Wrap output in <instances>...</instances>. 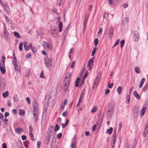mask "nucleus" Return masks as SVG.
Here are the masks:
<instances>
[{
	"label": "nucleus",
	"instance_id": "nucleus-1",
	"mask_svg": "<svg viewBox=\"0 0 148 148\" xmlns=\"http://www.w3.org/2000/svg\"><path fill=\"white\" fill-rule=\"evenodd\" d=\"M3 37L5 39L6 41L8 42H10L11 40V35L7 30L5 26L4 25V29L3 30Z\"/></svg>",
	"mask_w": 148,
	"mask_h": 148
},
{
	"label": "nucleus",
	"instance_id": "nucleus-2",
	"mask_svg": "<svg viewBox=\"0 0 148 148\" xmlns=\"http://www.w3.org/2000/svg\"><path fill=\"white\" fill-rule=\"evenodd\" d=\"M52 60V58L51 57L49 58L47 56L45 57V62L47 66L49 67L50 66H52L51 64Z\"/></svg>",
	"mask_w": 148,
	"mask_h": 148
},
{
	"label": "nucleus",
	"instance_id": "nucleus-3",
	"mask_svg": "<svg viewBox=\"0 0 148 148\" xmlns=\"http://www.w3.org/2000/svg\"><path fill=\"white\" fill-rule=\"evenodd\" d=\"M143 135L145 137V140H148V125H145L144 131L143 133Z\"/></svg>",
	"mask_w": 148,
	"mask_h": 148
},
{
	"label": "nucleus",
	"instance_id": "nucleus-4",
	"mask_svg": "<svg viewBox=\"0 0 148 148\" xmlns=\"http://www.w3.org/2000/svg\"><path fill=\"white\" fill-rule=\"evenodd\" d=\"M133 37L134 40L135 42H138L139 39V34L138 32L134 31L133 32Z\"/></svg>",
	"mask_w": 148,
	"mask_h": 148
},
{
	"label": "nucleus",
	"instance_id": "nucleus-5",
	"mask_svg": "<svg viewBox=\"0 0 148 148\" xmlns=\"http://www.w3.org/2000/svg\"><path fill=\"white\" fill-rule=\"evenodd\" d=\"M138 108L136 106H134L133 108V112L135 118L137 117L139 113Z\"/></svg>",
	"mask_w": 148,
	"mask_h": 148
},
{
	"label": "nucleus",
	"instance_id": "nucleus-6",
	"mask_svg": "<svg viewBox=\"0 0 148 148\" xmlns=\"http://www.w3.org/2000/svg\"><path fill=\"white\" fill-rule=\"evenodd\" d=\"M0 4L3 8L4 11H8L9 10V8L7 5L6 2L2 3L0 2Z\"/></svg>",
	"mask_w": 148,
	"mask_h": 148
},
{
	"label": "nucleus",
	"instance_id": "nucleus-7",
	"mask_svg": "<svg viewBox=\"0 0 148 148\" xmlns=\"http://www.w3.org/2000/svg\"><path fill=\"white\" fill-rule=\"evenodd\" d=\"M33 111H38V104L36 100H34L32 103Z\"/></svg>",
	"mask_w": 148,
	"mask_h": 148
},
{
	"label": "nucleus",
	"instance_id": "nucleus-8",
	"mask_svg": "<svg viewBox=\"0 0 148 148\" xmlns=\"http://www.w3.org/2000/svg\"><path fill=\"white\" fill-rule=\"evenodd\" d=\"M5 88L4 79L2 77L0 78V90H3Z\"/></svg>",
	"mask_w": 148,
	"mask_h": 148
},
{
	"label": "nucleus",
	"instance_id": "nucleus-9",
	"mask_svg": "<svg viewBox=\"0 0 148 148\" xmlns=\"http://www.w3.org/2000/svg\"><path fill=\"white\" fill-rule=\"evenodd\" d=\"M93 62L92 58H91L88 60L87 67L89 70H90L92 69L93 65Z\"/></svg>",
	"mask_w": 148,
	"mask_h": 148
},
{
	"label": "nucleus",
	"instance_id": "nucleus-10",
	"mask_svg": "<svg viewBox=\"0 0 148 148\" xmlns=\"http://www.w3.org/2000/svg\"><path fill=\"white\" fill-rule=\"evenodd\" d=\"M43 47L44 49L49 48L50 50L52 49V46L51 45H49V44L45 42H43Z\"/></svg>",
	"mask_w": 148,
	"mask_h": 148
},
{
	"label": "nucleus",
	"instance_id": "nucleus-11",
	"mask_svg": "<svg viewBox=\"0 0 148 148\" xmlns=\"http://www.w3.org/2000/svg\"><path fill=\"white\" fill-rule=\"evenodd\" d=\"M3 63H0V69L1 73L4 74L5 73V64H3Z\"/></svg>",
	"mask_w": 148,
	"mask_h": 148
},
{
	"label": "nucleus",
	"instance_id": "nucleus-12",
	"mask_svg": "<svg viewBox=\"0 0 148 148\" xmlns=\"http://www.w3.org/2000/svg\"><path fill=\"white\" fill-rule=\"evenodd\" d=\"M51 137V135L49 134H48L45 139V143L46 145H49Z\"/></svg>",
	"mask_w": 148,
	"mask_h": 148
},
{
	"label": "nucleus",
	"instance_id": "nucleus-13",
	"mask_svg": "<svg viewBox=\"0 0 148 148\" xmlns=\"http://www.w3.org/2000/svg\"><path fill=\"white\" fill-rule=\"evenodd\" d=\"M114 29L112 27L110 28L108 36L110 39H111L113 36Z\"/></svg>",
	"mask_w": 148,
	"mask_h": 148
},
{
	"label": "nucleus",
	"instance_id": "nucleus-14",
	"mask_svg": "<svg viewBox=\"0 0 148 148\" xmlns=\"http://www.w3.org/2000/svg\"><path fill=\"white\" fill-rule=\"evenodd\" d=\"M33 116L34 119V121L36 122L38 120V111H34Z\"/></svg>",
	"mask_w": 148,
	"mask_h": 148
},
{
	"label": "nucleus",
	"instance_id": "nucleus-15",
	"mask_svg": "<svg viewBox=\"0 0 148 148\" xmlns=\"http://www.w3.org/2000/svg\"><path fill=\"white\" fill-rule=\"evenodd\" d=\"M98 115L99 116V118L98 119V121L100 123V124H101L102 121L103 115V114H101L100 112H99L98 113Z\"/></svg>",
	"mask_w": 148,
	"mask_h": 148
},
{
	"label": "nucleus",
	"instance_id": "nucleus-16",
	"mask_svg": "<svg viewBox=\"0 0 148 148\" xmlns=\"http://www.w3.org/2000/svg\"><path fill=\"white\" fill-rule=\"evenodd\" d=\"M137 143V141L135 139L134 141V143L133 145H129L126 148H134L136 145Z\"/></svg>",
	"mask_w": 148,
	"mask_h": 148
},
{
	"label": "nucleus",
	"instance_id": "nucleus-17",
	"mask_svg": "<svg viewBox=\"0 0 148 148\" xmlns=\"http://www.w3.org/2000/svg\"><path fill=\"white\" fill-rule=\"evenodd\" d=\"M85 94V93H84V91L82 92L81 93V95H80V96L79 97V100H78V103L77 104V105L76 106H78L79 105V103H80V102L81 101V99L82 98V96H84V95Z\"/></svg>",
	"mask_w": 148,
	"mask_h": 148
},
{
	"label": "nucleus",
	"instance_id": "nucleus-18",
	"mask_svg": "<svg viewBox=\"0 0 148 148\" xmlns=\"http://www.w3.org/2000/svg\"><path fill=\"white\" fill-rule=\"evenodd\" d=\"M69 85V84H64L62 87V89L64 91L66 92L67 91Z\"/></svg>",
	"mask_w": 148,
	"mask_h": 148
},
{
	"label": "nucleus",
	"instance_id": "nucleus-19",
	"mask_svg": "<svg viewBox=\"0 0 148 148\" xmlns=\"http://www.w3.org/2000/svg\"><path fill=\"white\" fill-rule=\"evenodd\" d=\"M108 108L109 109L111 110L112 111H114V103H110L108 106Z\"/></svg>",
	"mask_w": 148,
	"mask_h": 148
},
{
	"label": "nucleus",
	"instance_id": "nucleus-20",
	"mask_svg": "<svg viewBox=\"0 0 148 148\" xmlns=\"http://www.w3.org/2000/svg\"><path fill=\"white\" fill-rule=\"evenodd\" d=\"M101 73H99L98 75L96 77V78L95 82L99 83L101 80Z\"/></svg>",
	"mask_w": 148,
	"mask_h": 148
},
{
	"label": "nucleus",
	"instance_id": "nucleus-21",
	"mask_svg": "<svg viewBox=\"0 0 148 148\" xmlns=\"http://www.w3.org/2000/svg\"><path fill=\"white\" fill-rule=\"evenodd\" d=\"M27 41H24L23 42V45L26 51H28L30 49L28 46H27Z\"/></svg>",
	"mask_w": 148,
	"mask_h": 148
},
{
	"label": "nucleus",
	"instance_id": "nucleus-22",
	"mask_svg": "<svg viewBox=\"0 0 148 148\" xmlns=\"http://www.w3.org/2000/svg\"><path fill=\"white\" fill-rule=\"evenodd\" d=\"M133 95L137 99H140V96L136 91H135L134 92Z\"/></svg>",
	"mask_w": 148,
	"mask_h": 148
},
{
	"label": "nucleus",
	"instance_id": "nucleus-23",
	"mask_svg": "<svg viewBox=\"0 0 148 148\" xmlns=\"http://www.w3.org/2000/svg\"><path fill=\"white\" fill-rule=\"evenodd\" d=\"M13 34L14 36L17 38H21V36L16 31H15L13 32Z\"/></svg>",
	"mask_w": 148,
	"mask_h": 148
},
{
	"label": "nucleus",
	"instance_id": "nucleus-24",
	"mask_svg": "<svg viewBox=\"0 0 148 148\" xmlns=\"http://www.w3.org/2000/svg\"><path fill=\"white\" fill-rule=\"evenodd\" d=\"M80 79L79 77L77 78L76 79L75 82V86L76 87H78L79 86Z\"/></svg>",
	"mask_w": 148,
	"mask_h": 148
},
{
	"label": "nucleus",
	"instance_id": "nucleus-25",
	"mask_svg": "<svg viewBox=\"0 0 148 148\" xmlns=\"http://www.w3.org/2000/svg\"><path fill=\"white\" fill-rule=\"evenodd\" d=\"M15 131L16 133L19 134L23 132V130L21 128L18 127L16 129Z\"/></svg>",
	"mask_w": 148,
	"mask_h": 148
},
{
	"label": "nucleus",
	"instance_id": "nucleus-26",
	"mask_svg": "<svg viewBox=\"0 0 148 148\" xmlns=\"http://www.w3.org/2000/svg\"><path fill=\"white\" fill-rule=\"evenodd\" d=\"M52 32V34L55 37H56L57 36V34L56 30L55 29H54L53 30H51Z\"/></svg>",
	"mask_w": 148,
	"mask_h": 148
},
{
	"label": "nucleus",
	"instance_id": "nucleus-27",
	"mask_svg": "<svg viewBox=\"0 0 148 148\" xmlns=\"http://www.w3.org/2000/svg\"><path fill=\"white\" fill-rule=\"evenodd\" d=\"M123 90V88L122 87L119 86L117 89V91L119 94H121Z\"/></svg>",
	"mask_w": 148,
	"mask_h": 148
},
{
	"label": "nucleus",
	"instance_id": "nucleus-28",
	"mask_svg": "<svg viewBox=\"0 0 148 148\" xmlns=\"http://www.w3.org/2000/svg\"><path fill=\"white\" fill-rule=\"evenodd\" d=\"M62 22H59L58 25V28L59 29V31L60 32H62Z\"/></svg>",
	"mask_w": 148,
	"mask_h": 148
},
{
	"label": "nucleus",
	"instance_id": "nucleus-29",
	"mask_svg": "<svg viewBox=\"0 0 148 148\" xmlns=\"http://www.w3.org/2000/svg\"><path fill=\"white\" fill-rule=\"evenodd\" d=\"M69 123V121L68 119H66V122L65 124L64 123H62L61 125L62 128H64L65 127L67 126Z\"/></svg>",
	"mask_w": 148,
	"mask_h": 148
},
{
	"label": "nucleus",
	"instance_id": "nucleus-30",
	"mask_svg": "<svg viewBox=\"0 0 148 148\" xmlns=\"http://www.w3.org/2000/svg\"><path fill=\"white\" fill-rule=\"evenodd\" d=\"M71 74L69 72H67L66 73L65 75V79H70Z\"/></svg>",
	"mask_w": 148,
	"mask_h": 148
},
{
	"label": "nucleus",
	"instance_id": "nucleus-31",
	"mask_svg": "<svg viewBox=\"0 0 148 148\" xmlns=\"http://www.w3.org/2000/svg\"><path fill=\"white\" fill-rule=\"evenodd\" d=\"M32 52L34 55H35L36 54L37 50L35 47H33L31 49Z\"/></svg>",
	"mask_w": 148,
	"mask_h": 148
},
{
	"label": "nucleus",
	"instance_id": "nucleus-32",
	"mask_svg": "<svg viewBox=\"0 0 148 148\" xmlns=\"http://www.w3.org/2000/svg\"><path fill=\"white\" fill-rule=\"evenodd\" d=\"M145 81V78H143L141 79V81L140 85L139 86V87L140 88H141L143 86L144 82Z\"/></svg>",
	"mask_w": 148,
	"mask_h": 148
},
{
	"label": "nucleus",
	"instance_id": "nucleus-33",
	"mask_svg": "<svg viewBox=\"0 0 148 148\" xmlns=\"http://www.w3.org/2000/svg\"><path fill=\"white\" fill-rule=\"evenodd\" d=\"M88 17V15L86 14L84 17V25L86 24L87 22Z\"/></svg>",
	"mask_w": 148,
	"mask_h": 148
},
{
	"label": "nucleus",
	"instance_id": "nucleus-34",
	"mask_svg": "<svg viewBox=\"0 0 148 148\" xmlns=\"http://www.w3.org/2000/svg\"><path fill=\"white\" fill-rule=\"evenodd\" d=\"M14 68L16 70H18L19 71V66L18 65L17 63L14 64H13Z\"/></svg>",
	"mask_w": 148,
	"mask_h": 148
},
{
	"label": "nucleus",
	"instance_id": "nucleus-35",
	"mask_svg": "<svg viewBox=\"0 0 148 148\" xmlns=\"http://www.w3.org/2000/svg\"><path fill=\"white\" fill-rule=\"evenodd\" d=\"M116 130L115 129H114L113 131L112 139H116Z\"/></svg>",
	"mask_w": 148,
	"mask_h": 148
},
{
	"label": "nucleus",
	"instance_id": "nucleus-36",
	"mask_svg": "<svg viewBox=\"0 0 148 148\" xmlns=\"http://www.w3.org/2000/svg\"><path fill=\"white\" fill-rule=\"evenodd\" d=\"M9 92L8 91H6L2 94V96L3 97L5 98L8 95Z\"/></svg>",
	"mask_w": 148,
	"mask_h": 148
},
{
	"label": "nucleus",
	"instance_id": "nucleus-37",
	"mask_svg": "<svg viewBox=\"0 0 148 148\" xmlns=\"http://www.w3.org/2000/svg\"><path fill=\"white\" fill-rule=\"evenodd\" d=\"M97 49V48L96 47H94L93 49L92 52V54L91 55L92 56H94L96 52Z\"/></svg>",
	"mask_w": 148,
	"mask_h": 148
},
{
	"label": "nucleus",
	"instance_id": "nucleus-38",
	"mask_svg": "<svg viewBox=\"0 0 148 148\" xmlns=\"http://www.w3.org/2000/svg\"><path fill=\"white\" fill-rule=\"evenodd\" d=\"M112 131L113 128L112 127H110V129L107 130V132L109 134H112Z\"/></svg>",
	"mask_w": 148,
	"mask_h": 148
},
{
	"label": "nucleus",
	"instance_id": "nucleus-39",
	"mask_svg": "<svg viewBox=\"0 0 148 148\" xmlns=\"http://www.w3.org/2000/svg\"><path fill=\"white\" fill-rule=\"evenodd\" d=\"M69 27V26L68 25L67 27L66 28V29H65V30L63 32V34H64V36L66 35L67 34Z\"/></svg>",
	"mask_w": 148,
	"mask_h": 148
},
{
	"label": "nucleus",
	"instance_id": "nucleus-40",
	"mask_svg": "<svg viewBox=\"0 0 148 148\" xmlns=\"http://www.w3.org/2000/svg\"><path fill=\"white\" fill-rule=\"evenodd\" d=\"M14 99L13 101L14 102L18 101V98L17 95H16L13 97Z\"/></svg>",
	"mask_w": 148,
	"mask_h": 148
},
{
	"label": "nucleus",
	"instance_id": "nucleus-41",
	"mask_svg": "<svg viewBox=\"0 0 148 148\" xmlns=\"http://www.w3.org/2000/svg\"><path fill=\"white\" fill-rule=\"evenodd\" d=\"M23 43L22 42H21L20 43L19 46V49L20 51H21L23 50Z\"/></svg>",
	"mask_w": 148,
	"mask_h": 148
},
{
	"label": "nucleus",
	"instance_id": "nucleus-42",
	"mask_svg": "<svg viewBox=\"0 0 148 148\" xmlns=\"http://www.w3.org/2000/svg\"><path fill=\"white\" fill-rule=\"evenodd\" d=\"M135 71L137 73H140L139 68L138 67H136L135 68Z\"/></svg>",
	"mask_w": 148,
	"mask_h": 148
},
{
	"label": "nucleus",
	"instance_id": "nucleus-43",
	"mask_svg": "<svg viewBox=\"0 0 148 148\" xmlns=\"http://www.w3.org/2000/svg\"><path fill=\"white\" fill-rule=\"evenodd\" d=\"M146 109V108L145 107H143V109L141 110L140 111V113L143 115L144 113L145 112V110Z\"/></svg>",
	"mask_w": 148,
	"mask_h": 148
},
{
	"label": "nucleus",
	"instance_id": "nucleus-44",
	"mask_svg": "<svg viewBox=\"0 0 148 148\" xmlns=\"http://www.w3.org/2000/svg\"><path fill=\"white\" fill-rule=\"evenodd\" d=\"M25 113V111L23 110H20L19 114L21 116H22L24 115V113Z\"/></svg>",
	"mask_w": 148,
	"mask_h": 148
},
{
	"label": "nucleus",
	"instance_id": "nucleus-45",
	"mask_svg": "<svg viewBox=\"0 0 148 148\" xmlns=\"http://www.w3.org/2000/svg\"><path fill=\"white\" fill-rule=\"evenodd\" d=\"M108 16V14L107 12H105L104 13L103 17L104 18L107 19Z\"/></svg>",
	"mask_w": 148,
	"mask_h": 148
},
{
	"label": "nucleus",
	"instance_id": "nucleus-46",
	"mask_svg": "<svg viewBox=\"0 0 148 148\" xmlns=\"http://www.w3.org/2000/svg\"><path fill=\"white\" fill-rule=\"evenodd\" d=\"M64 84H69V79H65H65L64 80Z\"/></svg>",
	"mask_w": 148,
	"mask_h": 148
},
{
	"label": "nucleus",
	"instance_id": "nucleus-47",
	"mask_svg": "<svg viewBox=\"0 0 148 148\" xmlns=\"http://www.w3.org/2000/svg\"><path fill=\"white\" fill-rule=\"evenodd\" d=\"M94 42L95 45V47H96L97 45L99 42V40L98 38H96L94 40Z\"/></svg>",
	"mask_w": 148,
	"mask_h": 148
},
{
	"label": "nucleus",
	"instance_id": "nucleus-48",
	"mask_svg": "<svg viewBox=\"0 0 148 148\" xmlns=\"http://www.w3.org/2000/svg\"><path fill=\"white\" fill-rule=\"evenodd\" d=\"M17 63V61L16 58V57H14L13 60H12V63L13 64Z\"/></svg>",
	"mask_w": 148,
	"mask_h": 148
},
{
	"label": "nucleus",
	"instance_id": "nucleus-49",
	"mask_svg": "<svg viewBox=\"0 0 148 148\" xmlns=\"http://www.w3.org/2000/svg\"><path fill=\"white\" fill-rule=\"evenodd\" d=\"M99 84V83L95 82L94 84L93 87V89H94L95 88L98 86Z\"/></svg>",
	"mask_w": 148,
	"mask_h": 148
},
{
	"label": "nucleus",
	"instance_id": "nucleus-50",
	"mask_svg": "<svg viewBox=\"0 0 148 148\" xmlns=\"http://www.w3.org/2000/svg\"><path fill=\"white\" fill-rule=\"evenodd\" d=\"M120 47L121 48H122L124 44L125 43V41L124 40H121L120 42Z\"/></svg>",
	"mask_w": 148,
	"mask_h": 148
},
{
	"label": "nucleus",
	"instance_id": "nucleus-51",
	"mask_svg": "<svg viewBox=\"0 0 148 148\" xmlns=\"http://www.w3.org/2000/svg\"><path fill=\"white\" fill-rule=\"evenodd\" d=\"M126 100L128 101V102H127V104L129 103L130 100V95H127Z\"/></svg>",
	"mask_w": 148,
	"mask_h": 148
},
{
	"label": "nucleus",
	"instance_id": "nucleus-52",
	"mask_svg": "<svg viewBox=\"0 0 148 148\" xmlns=\"http://www.w3.org/2000/svg\"><path fill=\"white\" fill-rule=\"evenodd\" d=\"M148 89V84H146L143 88V91H145Z\"/></svg>",
	"mask_w": 148,
	"mask_h": 148
},
{
	"label": "nucleus",
	"instance_id": "nucleus-53",
	"mask_svg": "<svg viewBox=\"0 0 148 148\" xmlns=\"http://www.w3.org/2000/svg\"><path fill=\"white\" fill-rule=\"evenodd\" d=\"M120 41V40L119 39H118L117 41L115 42V44L113 46V48L115 47L119 43V42Z\"/></svg>",
	"mask_w": 148,
	"mask_h": 148
},
{
	"label": "nucleus",
	"instance_id": "nucleus-54",
	"mask_svg": "<svg viewBox=\"0 0 148 148\" xmlns=\"http://www.w3.org/2000/svg\"><path fill=\"white\" fill-rule=\"evenodd\" d=\"M59 129V127L58 124H56L54 130L55 131H57Z\"/></svg>",
	"mask_w": 148,
	"mask_h": 148
},
{
	"label": "nucleus",
	"instance_id": "nucleus-55",
	"mask_svg": "<svg viewBox=\"0 0 148 148\" xmlns=\"http://www.w3.org/2000/svg\"><path fill=\"white\" fill-rule=\"evenodd\" d=\"M97 108L96 106H95L92 108L91 110L92 112L93 113L96 111L97 110Z\"/></svg>",
	"mask_w": 148,
	"mask_h": 148
},
{
	"label": "nucleus",
	"instance_id": "nucleus-56",
	"mask_svg": "<svg viewBox=\"0 0 148 148\" xmlns=\"http://www.w3.org/2000/svg\"><path fill=\"white\" fill-rule=\"evenodd\" d=\"M29 144V143L27 140L25 142L24 146L26 147V148L28 147Z\"/></svg>",
	"mask_w": 148,
	"mask_h": 148
},
{
	"label": "nucleus",
	"instance_id": "nucleus-57",
	"mask_svg": "<svg viewBox=\"0 0 148 148\" xmlns=\"http://www.w3.org/2000/svg\"><path fill=\"white\" fill-rule=\"evenodd\" d=\"M88 75V73L87 72V71H86L84 74V76L83 77V79H84Z\"/></svg>",
	"mask_w": 148,
	"mask_h": 148
},
{
	"label": "nucleus",
	"instance_id": "nucleus-58",
	"mask_svg": "<svg viewBox=\"0 0 148 148\" xmlns=\"http://www.w3.org/2000/svg\"><path fill=\"white\" fill-rule=\"evenodd\" d=\"M112 139L113 140V142L111 143V145L112 146V147L114 148V146L116 139Z\"/></svg>",
	"mask_w": 148,
	"mask_h": 148
},
{
	"label": "nucleus",
	"instance_id": "nucleus-59",
	"mask_svg": "<svg viewBox=\"0 0 148 148\" xmlns=\"http://www.w3.org/2000/svg\"><path fill=\"white\" fill-rule=\"evenodd\" d=\"M75 63V61H74L73 62L71 66V68H74Z\"/></svg>",
	"mask_w": 148,
	"mask_h": 148
},
{
	"label": "nucleus",
	"instance_id": "nucleus-60",
	"mask_svg": "<svg viewBox=\"0 0 148 148\" xmlns=\"http://www.w3.org/2000/svg\"><path fill=\"white\" fill-rule=\"evenodd\" d=\"M110 90L108 89H107L106 90L105 92V95H107L108 93H109L110 92Z\"/></svg>",
	"mask_w": 148,
	"mask_h": 148
},
{
	"label": "nucleus",
	"instance_id": "nucleus-61",
	"mask_svg": "<svg viewBox=\"0 0 148 148\" xmlns=\"http://www.w3.org/2000/svg\"><path fill=\"white\" fill-rule=\"evenodd\" d=\"M26 100L27 102L28 103V104H30L31 103V101H30V99H29V97H27L26 98Z\"/></svg>",
	"mask_w": 148,
	"mask_h": 148
},
{
	"label": "nucleus",
	"instance_id": "nucleus-62",
	"mask_svg": "<svg viewBox=\"0 0 148 148\" xmlns=\"http://www.w3.org/2000/svg\"><path fill=\"white\" fill-rule=\"evenodd\" d=\"M102 32V28H101L99 29V31L97 32V34H101Z\"/></svg>",
	"mask_w": 148,
	"mask_h": 148
},
{
	"label": "nucleus",
	"instance_id": "nucleus-63",
	"mask_svg": "<svg viewBox=\"0 0 148 148\" xmlns=\"http://www.w3.org/2000/svg\"><path fill=\"white\" fill-rule=\"evenodd\" d=\"M41 144V142L40 141H38L37 142V148H39Z\"/></svg>",
	"mask_w": 148,
	"mask_h": 148
},
{
	"label": "nucleus",
	"instance_id": "nucleus-64",
	"mask_svg": "<svg viewBox=\"0 0 148 148\" xmlns=\"http://www.w3.org/2000/svg\"><path fill=\"white\" fill-rule=\"evenodd\" d=\"M62 133H60L57 135V137L58 139H60L62 137Z\"/></svg>",
	"mask_w": 148,
	"mask_h": 148
}]
</instances>
